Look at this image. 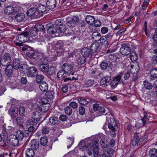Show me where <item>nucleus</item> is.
Returning a JSON list of instances; mask_svg holds the SVG:
<instances>
[{"label": "nucleus", "instance_id": "a878e982", "mask_svg": "<svg viewBox=\"0 0 157 157\" xmlns=\"http://www.w3.org/2000/svg\"><path fill=\"white\" fill-rule=\"evenodd\" d=\"M30 146L31 149L36 150L39 147V142L36 140H32L30 143Z\"/></svg>", "mask_w": 157, "mask_h": 157}, {"label": "nucleus", "instance_id": "7c9ffc66", "mask_svg": "<svg viewBox=\"0 0 157 157\" xmlns=\"http://www.w3.org/2000/svg\"><path fill=\"white\" fill-rule=\"evenodd\" d=\"M34 29L32 30H34L36 32V31H43L45 30V28L44 25L41 24H36L34 27Z\"/></svg>", "mask_w": 157, "mask_h": 157}, {"label": "nucleus", "instance_id": "412c9836", "mask_svg": "<svg viewBox=\"0 0 157 157\" xmlns=\"http://www.w3.org/2000/svg\"><path fill=\"white\" fill-rule=\"evenodd\" d=\"M100 44L97 42H94L91 45L90 47V50L92 52H95L98 51Z\"/></svg>", "mask_w": 157, "mask_h": 157}, {"label": "nucleus", "instance_id": "f03ea898", "mask_svg": "<svg viewBox=\"0 0 157 157\" xmlns=\"http://www.w3.org/2000/svg\"><path fill=\"white\" fill-rule=\"evenodd\" d=\"M38 101L41 104L39 106L37 104H35L33 105L34 109L36 110L43 112H45L48 110L50 107V105L48 103V101L45 98L39 99Z\"/></svg>", "mask_w": 157, "mask_h": 157}, {"label": "nucleus", "instance_id": "9b49d317", "mask_svg": "<svg viewBox=\"0 0 157 157\" xmlns=\"http://www.w3.org/2000/svg\"><path fill=\"white\" fill-rule=\"evenodd\" d=\"M40 60L41 63L40 64V68L43 71L46 73L49 67L48 65L47 64L48 60L46 59H44L43 58L41 59Z\"/></svg>", "mask_w": 157, "mask_h": 157}, {"label": "nucleus", "instance_id": "4be33fe9", "mask_svg": "<svg viewBox=\"0 0 157 157\" xmlns=\"http://www.w3.org/2000/svg\"><path fill=\"white\" fill-rule=\"evenodd\" d=\"M79 21V19L78 16H73L71 20V22L69 23L70 24V27H73L77 25V23H78ZM70 26H69V27Z\"/></svg>", "mask_w": 157, "mask_h": 157}, {"label": "nucleus", "instance_id": "6e6d98bb", "mask_svg": "<svg viewBox=\"0 0 157 157\" xmlns=\"http://www.w3.org/2000/svg\"><path fill=\"white\" fill-rule=\"evenodd\" d=\"M16 122L17 124L19 125H22L23 123V120L19 117H18L16 119Z\"/></svg>", "mask_w": 157, "mask_h": 157}, {"label": "nucleus", "instance_id": "2eb2a0df", "mask_svg": "<svg viewBox=\"0 0 157 157\" xmlns=\"http://www.w3.org/2000/svg\"><path fill=\"white\" fill-rule=\"evenodd\" d=\"M46 29H47V32L48 33L51 34L57 33L56 27L51 23L47 25Z\"/></svg>", "mask_w": 157, "mask_h": 157}, {"label": "nucleus", "instance_id": "5701e85b", "mask_svg": "<svg viewBox=\"0 0 157 157\" xmlns=\"http://www.w3.org/2000/svg\"><path fill=\"white\" fill-rule=\"evenodd\" d=\"M95 19L93 16L90 15H87L85 17L87 23L90 25H92L94 24Z\"/></svg>", "mask_w": 157, "mask_h": 157}, {"label": "nucleus", "instance_id": "09e8293b", "mask_svg": "<svg viewBox=\"0 0 157 157\" xmlns=\"http://www.w3.org/2000/svg\"><path fill=\"white\" fill-rule=\"evenodd\" d=\"M114 150L113 149L109 148L107 149V151H105V153L110 156H112L113 154Z\"/></svg>", "mask_w": 157, "mask_h": 157}, {"label": "nucleus", "instance_id": "b1692460", "mask_svg": "<svg viewBox=\"0 0 157 157\" xmlns=\"http://www.w3.org/2000/svg\"><path fill=\"white\" fill-rule=\"evenodd\" d=\"M101 34L97 32H94L92 33V38L93 39L97 42L99 41L101 39Z\"/></svg>", "mask_w": 157, "mask_h": 157}, {"label": "nucleus", "instance_id": "13d9d810", "mask_svg": "<svg viewBox=\"0 0 157 157\" xmlns=\"http://www.w3.org/2000/svg\"><path fill=\"white\" fill-rule=\"evenodd\" d=\"M69 105L73 108L75 109L78 107V104L75 102H71L69 103Z\"/></svg>", "mask_w": 157, "mask_h": 157}, {"label": "nucleus", "instance_id": "052dcab7", "mask_svg": "<svg viewBox=\"0 0 157 157\" xmlns=\"http://www.w3.org/2000/svg\"><path fill=\"white\" fill-rule=\"evenodd\" d=\"M86 61V59L85 57L84 58H81L79 59L78 60V62L81 65L84 64Z\"/></svg>", "mask_w": 157, "mask_h": 157}, {"label": "nucleus", "instance_id": "680f3d73", "mask_svg": "<svg viewBox=\"0 0 157 157\" xmlns=\"http://www.w3.org/2000/svg\"><path fill=\"white\" fill-rule=\"evenodd\" d=\"M108 29L105 27H103L101 29V32L103 34H105L108 32Z\"/></svg>", "mask_w": 157, "mask_h": 157}, {"label": "nucleus", "instance_id": "1a4fd4ad", "mask_svg": "<svg viewBox=\"0 0 157 157\" xmlns=\"http://www.w3.org/2000/svg\"><path fill=\"white\" fill-rule=\"evenodd\" d=\"M55 24L57 26L56 27L58 29H56L57 33H58L59 32L61 33L64 32L66 31V29L64 25H63V22L60 20H56L55 21Z\"/></svg>", "mask_w": 157, "mask_h": 157}, {"label": "nucleus", "instance_id": "e433bc0d", "mask_svg": "<svg viewBox=\"0 0 157 157\" xmlns=\"http://www.w3.org/2000/svg\"><path fill=\"white\" fill-rule=\"evenodd\" d=\"M27 55L31 58L36 59H38V56H37V53L36 52H33L32 51H30L29 52H26Z\"/></svg>", "mask_w": 157, "mask_h": 157}, {"label": "nucleus", "instance_id": "a19ab883", "mask_svg": "<svg viewBox=\"0 0 157 157\" xmlns=\"http://www.w3.org/2000/svg\"><path fill=\"white\" fill-rule=\"evenodd\" d=\"M40 142L41 145L45 146L48 143V138L45 136L42 137L40 139Z\"/></svg>", "mask_w": 157, "mask_h": 157}, {"label": "nucleus", "instance_id": "c03bdc74", "mask_svg": "<svg viewBox=\"0 0 157 157\" xmlns=\"http://www.w3.org/2000/svg\"><path fill=\"white\" fill-rule=\"evenodd\" d=\"M94 84V80H88L85 83V86L86 87H89L92 86Z\"/></svg>", "mask_w": 157, "mask_h": 157}, {"label": "nucleus", "instance_id": "3c124183", "mask_svg": "<svg viewBox=\"0 0 157 157\" xmlns=\"http://www.w3.org/2000/svg\"><path fill=\"white\" fill-rule=\"evenodd\" d=\"M44 78V76L42 75H37L36 77V81L38 83H40L41 82V81Z\"/></svg>", "mask_w": 157, "mask_h": 157}, {"label": "nucleus", "instance_id": "58836bf2", "mask_svg": "<svg viewBox=\"0 0 157 157\" xmlns=\"http://www.w3.org/2000/svg\"><path fill=\"white\" fill-rule=\"evenodd\" d=\"M25 154L28 157H32L34 155V152L33 149L29 148L26 151Z\"/></svg>", "mask_w": 157, "mask_h": 157}, {"label": "nucleus", "instance_id": "79ce46f5", "mask_svg": "<svg viewBox=\"0 0 157 157\" xmlns=\"http://www.w3.org/2000/svg\"><path fill=\"white\" fill-rule=\"evenodd\" d=\"M55 68L53 66H49L46 73L49 75L54 74L55 72Z\"/></svg>", "mask_w": 157, "mask_h": 157}, {"label": "nucleus", "instance_id": "5fc2aeb1", "mask_svg": "<svg viewBox=\"0 0 157 157\" xmlns=\"http://www.w3.org/2000/svg\"><path fill=\"white\" fill-rule=\"evenodd\" d=\"M113 36V33H108L105 37L109 41L112 39Z\"/></svg>", "mask_w": 157, "mask_h": 157}, {"label": "nucleus", "instance_id": "603ef678", "mask_svg": "<svg viewBox=\"0 0 157 157\" xmlns=\"http://www.w3.org/2000/svg\"><path fill=\"white\" fill-rule=\"evenodd\" d=\"M85 112V109L84 107L80 106L79 108V113L81 115L84 114Z\"/></svg>", "mask_w": 157, "mask_h": 157}, {"label": "nucleus", "instance_id": "6ab92c4d", "mask_svg": "<svg viewBox=\"0 0 157 157\" xmlns=\"http://www.w3.org/2000/svg\"><path fill=\"white\" fill-rule=\"evenodd\" d=\"M10 56L9 54L6 53L4 55L2 59L0 60V64L2 66H4L3 63L7 62V63L9 62L10 60Z\"/></svg>", "mask_w": 157, "mask_h": 157}, {"label": "nucleus", "instance_id": "7ed1b4c3", "mask_svg": "<svg viewBox=\"0 0 157 157\" xmlns=\"http://www.w3.org/2000/svg\"><path fill=\"white\" fill-rule=\"evenodd\" d=\"M12 138L11 140L12 144L15 146L19 144V141H21L23 138L24 134L23 132L19 130L17 131L16 136H12Z\"/></svg>", "mask_w": 157, "mask_h": 157}, {"label": "nucleus", "instance_id": "774afa93", "mask_svg": "<svg viewBox=\"0 0 157 157\" xmlns=\"http://www.w3.org/2000/svg\"><path fill=\"white\" fill-rule=\"evenodd\" d=\"M155 91L157 94V80L154 81L153 85Z\"/></svg>", "mask_w": 157, "mask_h": 157}, {"label": "nucleus", "instance_id": "338daca9", "mask_svg": "<svg viewBox=\"0 0 157 157\" xmlns=\"http://www.w3.org/2000/svg\"><path fill=\"white\" fill-rule=\"evenodd\" d=\"M108 127L112 131L114 132L115 131V129L113 124L111 123L109 124Z\"/></svg>", "mask_w": 157, "mask_h": 157}, {"label": "nucleus", "instance_id": "393cba45", "mask_svg": "<svg viewBox=\"0 0 157 157\" xmlns=\"http://www.w3.org/2000/svg\"><path fill=\"white\" fill-rule=\"evenodd\" d=\"M39 87L40 90L43 92L46 91L48 89V85L44 82H42L40 83Z\"/></svg>", "mask_w": 157, "mask_h": 157}, {"label": "nucleus", "instance_id": "9d476101", "mask_svg": "<svg viewBox=\"0 0 157 157\" xmlns=\"http://www.w3.org/2000/svg\"><path fill=\"white\" fill-rule=\"evenodd\" d=\"M93 109L97 113L102 115L105 112L106 110L103 107L101 106L98 104H94L93 106Z\"/></svg>", "mask_w": 157, "mask_h": 157}, {"label": "nucleus", "instance_id": "0e129e2a", "mask_svg": "<svg viewBox=\"0 0 157 157\" xmlns=\"http://www.w3.org/2000/svg\"><path fill=\"white\" fill-rule=\"evenodd\" d=\"M94 25L96 27H99L101 25V22L99 21L98 20H95L94 21Z\"/></svg>", "mask_w": 157, "mask_h": 157}, {"label": "nucleus", "instance_id": "f704fd0d", "mask_svg": "<svg viewBox=\"0 0 157 157\" xmlns=\"http://www.w3.org/2000/svg\"><path fill=\"white\" fill-rule=\"evenodd\" d=\"M119 55L117 53L110 54L109 57L111 60L113 62H116L117 59H119Z\"/></svg>", "mask_w": 157, "mask_h": 157}, {"label": "nucleus", "instance_id": "f3484780", "mask_svg": "<svg viewBox=\"0 0 157 157\" xmlns=\"http://www.w3.org/2000/svg\"><path fill=\"white\" fill-rule=\"evenodd\" d=\"M37 33L34 30L31 29L30 31V36H28L27 35L28 42H34L35 39L36 38V34Z\"/></svg>", "mask_w": 157, "mask_h": 157}, {"label": "nucleus", "instance_id": "ddd939ff", "mask_svg": "<svg viewBox=\"0 0 157 157\" xmlns=\"http://www.w3.org/2000/svg\"><path fill=\"white\" fill-rule=\"evenodd\" d=\"M81 53L84 57L90 58L92 56L93 52L90 49L87 48H84L82 49Z\"/></svg>", "mask_w": 157, "mask_h": 157}, {"label": "nucleus", "instance_id": "0eeeda50", "mask_svg": "<svg viewBox=\"0 0 157 157\" xmlns=\"http://www.w3.org/2000/svg\"><path fill=\"white\" fill-rule=\"evenodd\" d=\"M131 49L130 44L125 43L122 44L121 47L120 49V52L124 55H127L131 53Z\"/></svg>", "mask_w": 157, "mask_h": 157}, {"label": "nucleus", "instance_id": "c756f323", "mask_svg": "<svg viewBox=\"0 0 157 157\" xmlns=\"http://www.w3.org/2000/svg\"><path fill=\"white\" fill-rule=\"evenodd\" d=\"M151 75L150 79L153 80L155 78H157V68H155L152 69L151 71Z\"/></svg>", "mask_w": 157, "mask_h": 157}, {"label": "nucleus", "instance_id": "37998d69", "mask_svg": "<svg viewBox=\"0 0 157 157\" xmlns=\"http://www.w3.org/2000/svg\"><path fill=\"white\" fill-rule=\"evenodd\" d=\"M50 122L53 124H57L59 123V121L57 117H52L50 118Z\"/></svg>", "mask_w": 157, "mask_h": 157}, {"label": "nucleus", "instance_id": "cd10ccee", "mask_svg": "<svg viewBox=\"0 0 157 157\" xmlns=\"http://www.w3.org/2000/svg\"><path fill=\"white\" fill-rule=\"evenodd\" d=\"M46 6L43 5H39L36 9L38 13H42L44 12L46 10Z\"/></svg>", "mask_w": 157, "mask_h": 157}, {"label": "nucleus", "instance_id": "ea45409f", "mask_svg": "<svg viewBox=\"0 0 157 157\" xmlns=\"http://www.w3.org/2000/svg\"><path fill=\"white\" fill-rule=\"evenodd\" d=\"M130 58L132 62H135L138 59L137 55L135 52H132L130 55Z\"/></svg>", "mask_w": 157, "mask_h": 157}, {"label": "nucleus", "instance_id": "dca6fc26", "mask_svg": "<svg viewBox=\"0 0 157 157\" xmlns=\"http://www.w3.org/2000/svg\"><path fill=\"white\" fill-rule=\"evenodd\" d=\"M37 69L34 67H30L27 70L26 75L28 77H33L36 75Z\"/></svg>", "mask_w": 157, "mask_h": 157}, {"label": "nucleus", "instance_id": "f257e3e1", "mask_svg": "<svg viewBox=\"0 0 157 157\" xmlns=\"http://www.w3.org/2000/svg\"><path fill=\"white\" fill-rule=\"evenodd\" d=\"M98 140L96 139L91 143H89L85 145V142H82L78 145L80 149L84 151L86 149L88 155H91L93 152L94 157H97L98 154Z\"/></svg>", "mask_w": 157, "mask_h": 157}, {"label": "nucleus", "instance_id": "c9c22d12", "mask_svg": "<svg viewBox=\"0 0 157 157\" xmlns=\"http://www.w3.org/2000/svg\"><path fill=\"white\" fill-rule=\"evenodd\" d=\"M149 153L150 157H157V149L155 148L151 149L149 150Z\"/></svg>", "mask_w": 157, "mask_h": 157}, {"label": "nucleus", "instance_id": "e2e57ef3", "mask_svg": "<svg viewBox=\"0 0 157 157\" xmlns=\"http://www.w3.org/2000/svg\"><path fill=\"white\" fill-rule=\"evenodd\" d=\"M64 71L61 70L58 72L57 73V76L59 78H62Z\"/></svg>", "mask_w": 157, "mask_h": 157}, {"label": "nucleus", "instance_id": "4d7b16f0", "mask_svg": "<svg viewBox=\"0 0 157 157\" xmlns=\"http://www.w3.org/2000/svg\"><path fill=\"white\" fill-rule=\"evenodd\" d=\"M144 117L143 118L141 119V121H142L143 122V124H144L145 123V122L146 121L147 118V113L146 112H144Z\"/></svg>", "mask_w": 157, "mask_h": 157}, {"label": "nucleus", "instance_id": "a211bd4d", "mask_svg": "<svg viewBox=\"0 0 157 157\" xmlns=\"http://www.w3.org/2000/svg\"><path fill=\"white\" fill-rule=\"evenodd\" d=\"M16 11V9L13 6H6L4 10V13L7 15L12 14Z\"/></svg>", "mask_w": 157, "mask_h": 157}, {"label": "nucleus", "instance_id": "a18cd8bd", "mask_svg": "<svg viewBox=\"0 0 157 157\" xmlns=\"http://www.w3.org/2000/svg\"><path fill=\"white\" fill-rule=\"evenodd\" d=\"M101 43L105 46L107 45L109 41L105 37V36H101Z\"/></svg>", "mask_w": 157, "mask_h": 157}, {"label": "nucleus", "instance_id": "f8f14e48", "mask_svg": "<svg viewBox=\"0 0 157 157\" xmlns=\"http://www.w3.org/2000/svg\"><path fill=\"white\" fill-rule=\"evenodd\" d=\"M121 76L119 75L116 76L112 80L109 85L112 89H113L115 88L119 81L121 80Z\"/></svg>", "mask_w": 157, "mask_h": 157}, {"label": "nucleus", "instance_id": "bb28decb", "mask_svg": "<svg viewBox=\"0 0 157 157\" xmlns=\"http://www.w3.org/2000/svg\"><path fill=\"white\" fill-rule=\"evenodd\" d=\"M20 65V61L18 59H14L13 60V65H12L13 68L15 69H18Z\"/></svg>", "mask_w": 157, "mask_h": 157}, {"label": "nucleus", "instance_id": "4c0bfd02", "mask_svg": "<svg viewBox=\"0 0 157 157\" xmlns=\"http://www.w3.org/2000/svg\"><path fill=\"white\" fill-rule=\"evenodd\" d=\"M25 17V14L23 13H18L16 16V20L18 22L21 21L24 19Z\"/></svg>", "mask_w": 157, "mask_h": 157}, {"label": "nucleus", "instance_id": "c85d7f7f", "mask_svg": "<svg viewBox=\"0 0 157 157\" xmlns=\"http://www.w3.org/2000/svg\"><path fill=\"white\" fill-rule=\"evenodd\" d=\"M13 68L12 65H8L5 69V73L8 76L11 75L13 72Z\"/></svg>", "mask_w": 157, "mask_h": 157}, {"label": "nucleus", "instance_id": "473e14b6", "mask_svg": "<svg viewBox=\"0 0 157 157\" xmlns=\"http://www.w3.org/2000/svg\"><path fill=\"white\" fill-rule=\"evenodd\" d=\"M110 77H105L102 78L100 81V84L101 85H104L109 82L111 80Z\"/></svg>", "mask_w": 157, "mask_h": 157}, {"label": "nucleus", "instance_id": "39448f33", "mask_svg": "<svg viewBox=\"0 0 157 157\" xmlns=\"http://www.w3.org/2000/svg\"><path fill=\"white\" fill-rule=\"evenodd\" d=\"M144 140V137L141 136L140 133H136L134 135L132 141V144L133 146L140 145Z\"/></svg>", "mask_w": 157, "mask_h": 157}, {"label": "nucleus", "instance_id": "423d86ee", "mask_svg": "<svg viewBox=\"0 0 157 157\" xmlns=\"http://www.w3.org/2000/svg\"><path fill=\"white\" fill-rule=\"evenodd\" d=\"M25 113V109L24 107H20L19 108H14L12 109L11 117L14 118L18 116V113L21 116H22L24 115Z\"/></svg>", "mask_w": 157, "mask_h": 157}, {"label": "nucleus", "instance_id": "8fccbe9b", "mask_svg": "<svg viewBox=\"0 0 157 157\" xmlns=\"http://www.w3.org/2000/svg\"><path fill=\"white\" fill-rule=\"evenodd\" d=\"M101 69L103 70L106 69L108 67V63L105 62H103L100 64Z\"/></svg>", "mask_w": 157, "mask_h": 157}, {"label": "nucleus", "instance_id": "2f4dec72", "mask_svg": "<svg viewBox=\"0 0 157 157\" xmlns=\"http://www.w3.org/2000/svg\"><path fill=\"white\" fill-rule=\"evenodd\" d=\"M87 99L88 100L82 97H79L78 98V101L79 103L83 105H86L88 104L90 100L89 99Z\"/></svg>", "mask_w": 157, "mask_h": 157}, {"label": "nucleus", "instance_id": "864d4df0", "mask_svg": "<svg viewBox=\"0 0 157 157\" xmlns=\"http://www.w3.org/2000/svg\"><path fill=\"white\" fill-rule=\"evenodd\" d=\"M101 146L102 148H106L108 147V145L107 143L105 142L104 140H101L100 141Z\"/></svg>", "mask_w": 157, "mask_h": 157}, {"label": "nucleus", "instance_id": "72a5a7b5", "mask_svg": "<svg viewBox=\"0 0 157 157\" xmlns=\"http://www.w3.org/2000/svg\"><path fill=\"white\" fill-rule=\"evenodd\" d=\"M144 87L146 89L150 90L152 89L153 85L147 80L144 81L143 82Z\"/></svg>", "mask_w": 157, "mask_h": 157}, {"label": "nucleus", "instance_id": "bf43d9fd", "mask_svg": "<svg viewBox=\"0 0 157 157\" xmlns=\"http://www.w3.org/2000/svg\"><path fill=\"white\" fill-rule=\"evenodd\" d=\"M151 61L153 63L157 64V55H153L152 56Z\"/></svg>", "mask_w": 157, "mask_h": 157}, {"label": "nucleus", "instance_id": "69168bd1", "mask_svg": "<svg viewBox=\"0 0 157 157\" xmlns=\"http://www.w3.org/2000/svg\"><path fill=\"white\" fill-rule=\"evenodd\" d=\"M130 76V73L129 71H128L125 73L124 76V79L125 80L128 79Z\"/></svg>", "mask_w": 157, "mask_h": 157}, {"label": "nucleus", "instance_id": "20e7f679", "mask_svg": "<svg viewBox=\"0 0 157 157\" xmlns=\"http://www.w3.org/2000/svg\"><path fill=\"white\" fill-rule=\"evenodd\" d=\"M29 34L28 32H26L18 35L16 37L17 40L21 43L16 42L15 44L19 46H22V43L28 41L27 35Z\"/></svg>", "mask_w": 157, "mask_h": 157}, {"label": "nucleus", "instance_id": "aec40b11", "mask_svg": "<svg viewBox=\"0 0 157 157\" xmlns=\"http://www.w3.org/2000/svg\"><path fill=\"white\" fill-rule=\"evenodd\" d=\"M46 6L50 9H54L56 6V0H48L46 2Z\"/></svg>", "mask_w": 157, "mask_h": 157}, {"label": "nucleus", "instance_id": "49530a36", "mask_svg": "<svg viewBox=\"0 0 157 157\" xmlns=\"http://www.w3.org/2000/svg\"><path fill=\"white\" fill-rule=\"evenodd\" d=\"M52 45L49 46L47 48V50L48 53L49 54H52L54 55L55 54H56V51L53 49H52Z\"/></svg>", "mask_w": 157, "mask_h": 157}, {"label": "nucleus", "instance_id": "4468645a", "mask_svg": "<svg viewBox=\"0 0 157 157\" xmlns=\"http://www.w3.org/2000/svg\"><path fill=\"white\" fill-rule=\"evenodd\" d=\"M29 16L32 18H36L38 17V13L36 9L35 8H32L29 9L26 13Z\"/></svg>", "mask_w": 157, "mask_h": 157}, {"label": "nucleus", "instance_id": "de8ad7c7", "mask_svg": "<svg viewBox=\"0 0 157 157\" xmlns=\"http://www.w3.org/2000/svg\"><path fill=\"white\" fill-rule=\"evenodd\" d=\"M55 93L52 90L48 91L46 94V96L48 98H52L54 97Z\"/></svg>", "mask_w": 157, "mask_h": 157}, {"label": "nucleus", "instance_id": "6e6552de", "mask_svg": "<svg viewBox=\"0 0 157 157\" xmlns=\"http://www.w3.org/2000/svg\"><path fill=\"white\" fill-rule=\"evenodd\" d=\"M41 114L39 112L34 113L32 116V119L29 120L30 124L35 125L37 124L41 117Z\"/></svg>", "mask_w": 157, "mask_h": 157}]
</instances>
